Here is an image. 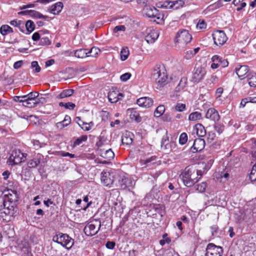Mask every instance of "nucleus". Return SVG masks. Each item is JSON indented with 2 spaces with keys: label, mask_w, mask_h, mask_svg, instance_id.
<instances>
[{
  "label": "nucleus",
  "mask_w": 256,
  "mask_h": 256,
  "mask_svg": "<svg viewBox=\"0 0 256 256\" xmlns=\"http://www.w3.org/2000/svg\"><path fill=\"white\" fill-rule=\"evenodd\" d=\"M77 124L84 131L90 130L94 125L92 122H82V124L77 122Z\"/></svg>",
  "instance_id": "obj_39"
},
{
  "label": "nucleus",
  "mask_w": 256,
  "mask_h": 256,
  "mask_svg": "<svg viewBox=\"0 0 256 256\" xmlns=\"http://www.w3.org/2000/svg\"><path fill=\"white\" fill-rule=\"evenodd\" d=\"M144 14L151 20L157 24H160L162 20V15L159 12V10L156 8L152 6H148L144 9Z\"/></svg>",
  "instance_id": "obj_4"
},
{
  "label": "nucleus",
  "mask_w": 256,
  "mask_h": 256,
  "mask_svg": "<svg viewBox=\"0 0 256 256\" xmlns=\"http://www.w3.org/2000/svg\"><path fill=\"white\" fill-rule=\"evenodd\" d=\"M150 212L153 216L160 215L161 217L164 214V206L161 204H153L151 206Z\"/></svg>",
  "instance_id": "obj_24"
},
{
  "label": "nucleus",
  "mask_w": 256,
  "mask_h": 256,
  "mask_svg": "<svg viewBox=\"0 0 256 256\" xmlns=\"http://www.w3.org/2000/svg\"><path fill=\"white\" fill-rule=\"evenodd\" d=\"M129 50L128 48H123L120 51V58L122 61L126 60L129 56Z\"/></svg>",
  "instance_id": "obj_46"
},
{
  "label": "nucleus",
  "mask_w": 256,
  "mask_h": 256,
  "mask_svg": "<svg viewBox=\"0 0 256 256\" xmlns=\"http://www.w3.org/2000/svg\"><path fill=\"white\" fill-rule=\"evenodd\" d=\"M24 26L26 28V32H24V33L26 34H29L32 32H33L35 28L34 22L31 20H28L25 24Z\"/></svg>",
  "instance_id": "obj_37"
},
{
  "label": "nucleus",
  "mask_w": 256,
  "mask_h": 256,
  "mask_svg": "<svg viewBox=\"0 0 256 256\" xmlns=\"http://www.w3.org/2000/svg\"><path fill=\"white\" fill-rule=\"evenodd\" d=\"M122 142L124 144L128 145L132 143V138L130 132L126 133L122 137Z\"/></svg>",
  "instance_id": "obj_38"
},
{
  "label": "nucleus",
  "mask_w": 256,
  "mask_h": 256,
  "mask_svg": "<svg viewBox=\"0 0 256 256\" xmlns=\"http://www.w3.org/2000/svg\"><path fill=\"white\" fill-rule=\"evenodd\" d=\"M13 32L12 28L6 24L2 25L0 28V33L3 36L12 33Z\"/></svg>",
  "instance_id": "obj_36"
},
{
  "label": "nucleus",
  "mask_w": 256,
  "mask_h": 256,
  "mask_svg": "<svg viewBox=\"0 0 256 256\" xmlns=\"http://www.w3.org/2000/svg\"><path fill=\"white\" fill-rule=\"evenodd\" d=\"M99 152L100 156L104 158L107 159L108 160L113 158L114 157V153L111 149L106 150L100 149L99 150Z\"/></svg>",
  "instance_id": "obj_29"
},
{
  "label": "nucleus",
  "mask_w": 256,
  "mask_h": 256,
  "mask_svg": "<svg viewBox=\"0 0 256 256\" xmlns=\"http://www.w3.org/2000/svg\"><path fill=\"white\" fill-rule=\"evenodd\" d=\"M101 226V222L94 220L88 223L84 228V232L88 236H92L96 234Z\"/></svg>",
  "instance_id": "obj_6"
},
{
  "label": "nucleus",
  "mask_w": 256,
  "mask_h": 256,
  "mask_svg": "<svg viewBox=\"0 0 256 256\" xmlns=\"http://www.w3.org/2000/svg\"><path fill=\"white\" fill-rule=\"evenodd\" d=\"M229 176L230 175L227 172H222L220 176V180H223L224 182H226L228 180Z\"/></svg>",
  "instance_id": "obj_61"
},
{
  "label": "nucleus",
  "mask_w": 256,
  "mask_h": 256,
  "mask_svg": "<svg viewBox=\"0 0 256 256\" xmlns=\"http://www.w3.org/2000/svg\"><path fill=\"white\" fill-rule=\"evenodd\" d=\"M33 146H34V148L38 149V148H42L44 146V144L43 143H40L38 140H32V141Z\"/></svg>",
  "instance_id": "obj_59"
},
{
  "label": "nucleus",
  "mask_w": 256,
  "mask_h": 256,
  "mask_svg": "<svg viewBox=\"0 0 256 256\" xmlns=\"http://www.w3.org/2000/svg\"><path fill=\"white\" fill-rule=\"evenodd\" d=\"M153 100L152 98L148 97H142L137 100V104L143 108H149L153 105Z\"/></svg>",
  "instance_id": "obj_23"
},
{
  "label": "nucleus",
  "mask_w": 256,
  "mask_h": 256,
  "mask_svg": "<svg viewBox=\"0 0 256 256\" xmlns=\"http://www.w3.org/2000/svg\"><path fill=\"white\" fill-rule=\"evenodd\" d=\"M216 138V134L213 132H209L207 134V138L210 142L213 141Z\"/></svg>",
  "instance_id": "obj_63"
},
{
  "label": "nucleus",
  "mask_w": 256,
  "mask_h": 256,
  "mask_svg": "<svg viewBox=\"0 0 256 256\" xmlns=\"http://www.w3.org/2000/svg\"><path fill=\"white\" fill-rule=\"evenodd\" d=\"M188 141V136L186 132H182L179 138V143L183 145L185 144Z\"/></svg>",
  "instance_id": "obj_51"
},
{
  "label": "nucleus",
  "mask_w": 256,
  "mask_h": 256,
  "mask_svg": "<svg viewBox=\"0 0 256 256\" xmlns=\"http://www.w3.org/2000/svg\"><path fill=\"white\" fill-rule=\"evenodd\" d=\"M202 114L198 112H194L190 113L188 116V120L192 122H196L202 119Z\"/></svg>",
  "instance_id": "obj_34"
},
{
  "label": "nucleus",
  "mask_w": 256,
  "mask_h": 256,
  "mask_svg": "<svg viewBox=\"0 0 256 256\" xmlns=\"http://www.w3.org/2000/svg\"><path fill=\"white\" fill-rule=\"evenodd\" d=\"M130 116L132 119H134L136 122H140L142 119L139 116V114L136 112H132L130 114Z\"/></svg>",
  "instance_id": "obj_58"
},
{
  "label": "nucleus",
  "mask_w": 256,
  "mask_h": 256,
  "mask_svg": "<svg viewBox=\"0 0 256 256\" xmlns=\"http://www.w3.org/2000/svg\"><path fill=\"white\" fill-rule=\"evenodd\" d=\"M192 40V36L188 30H180L176 34L174 42L178 47H184L190 42Z\"/></svg>",
  "instance_id": "obj_3"
},
{
  "label": "nucleus",
  "mask_w": 256,
  "mask_h": 256,
  "mask_svg": "<svg viewBox=\"0 0 256 256\" xmlns=\"http://www.w3.org/2000/svg\"><path fill=\"white\" fill-rule=\"evenodd\" d=\"M59 106H63L66 109L69 110H73L76 107V104L71 102H68L66 103H64L62 102H60L59 103Z\"/></svg>",
  "instance_id": "obj_49"
},
{
  "label": "nucleus",
  "mask_w": 256,
  "mask_h": 256,
  "mask_svg": "<svg viewBox=\"0 0 256 256\" xmlns=\"http://www.w3.org/2000/svg\"><path fill=\"white\" fill-rule=\"evenodd\" d=\"M31 68L34 69V71L36 72H39L41 70V68L38 65L37 61H32V62Z\"/></svg>",
  "instance_id": "obj_55"
},
{
  "label": "nucleus",
  "mask_w": 256,
  "mask_h": 256,
  "mask_svg": "<svg viewBox=\"0 0 256 256\" xmlns=\"http://www.w3.org/2000/svg\"><path fill=\"white\" fill-rule=\"evenodd\" d=\"M27 154L22 152L20 150H14L8 160L10 164L14 165L19 164L26 160Z\"/></svg>",
  "instance_id": "obj_7"
},
{
  "label": "nucleus",
  "mask_w": 256,
  "mask_h": 256,
  "mask_svg": "<svg viewBox=\"0 0 256 256\" xmlns=\"http://www.w3.org/2000/svg\"><path fill=\"white\" fill-rule=\"evenodd\" d=\"M174 110L176 112H182L186 110V105L184 104L178 102L174 106Z\"/></svg>",
  "instance_id": "obj_48"
},
{
  "label": "nucleus",
  "mask_w": 256,
  "mask_h": 256,
  "mask_svg": "<svg viewBox=\"0 0 256 256\" xmlns=\"http://www.w3.org/2000/svg\"><path fill=\"white\" fill-rule=\"evenodd\" d=\"M52 240L68 250L70 249L74 244V240L68 234L60 232L54 235L52 238Z\"/></svg>",
  "instance_id": "obj_2"
},
{
  "label": "nucleus",
  "mask_w": 256,
  "mask_h": 256,
  "mask_svg": "<svg viewBox=\"0 0 256 256\" xmlns=\"http://www.w3.org/2000/svg\"><path fill=\"white\" fill-rule=\"evenodd\" d=\"M211 60L212 63L210 66V68L212 69H216L219 66L224 68L228 65V62L227 60L224 59L218 55L212 56Z\"/></svg>",
  "instance_id": "obj_13"
},
{
  "label": "nucleus",
  "mask_w": 256,
  "mask_h": 256,
  "mask_svg": "<svg viewBox=\"0 0 256 256\" xmlns=\"http://www.w3.org/2000/svg\"><path fill=\"white\" fill-rule=\"evenodd\" d=\"M214 128L215 130L220 134L224 131V126L221 124H216L214 125Z\"/></svg>",
  "instance_id": "obj_56"
},
{
  "label": "nucleus",
  "mask_w": 256,
  "mask_h": 256,
  "mask_svg": "<svg viewBox=\"0 0 256 256\" xmlns=\"http://www.w3.org/2000/svg\"><path fill=\"white\" fill-rule=\"evenodd\" d=\"M205 118L215 122L220 120V116L218 112L215 108H211L206 111Z\"/></svg>",
  "instance_id": "obj_20"
},
{
  "label": "nucleus",
  "mask_w": 256,
  "mask_h": 256,
  "mask_svg": "<svg viewBox=\"0 0 256 256\" xmlns=\"http://www.w3.org/2000/svg\"><path fill=\"white\" fill-rule=\"evenodd\" d=\"M247 77L249 85L252 87L256 86V74L254 72H249Z\"/></svg>",
  "instance_id": "obj_35"
},
{
  "label": "nucleus",
  "mask_w": 256,
  "mask_h": 256,
  "mask_svg": "<svg viewBox=\"0 0 256 256\" xmlns=\"http://www.w3.org/2000/svg\"><path fill=\"white\" fill-rule=\"evenodd\" d=\"M196 27L200 30L205 28L206 24L204 20H200L197 24Z\"/></svg>",
  "instance_id": "obj_64"
},
{
  "label": "nucleus",
  "mask_w": 256,
  "mask_h": 256,
  "mask_svg": "<svg viewBox=\"0 0 256 256\" xmlns=\"http://www.w3.org/2000/svg\"><path fill=\"white\" fill-rule=\"evenodd\" d=\"M165 111L164 105H160L158 106L154 112V115L156 117L159 118L162 116Z\"/></svg>",
  "instance_id": "obj_44"
},
{
  "label": "nucleus",
  "mask_w": 256,
  "mask_h": 256,
  "mask_svg": "<svg viewBox=\"0 0 256 256\" xmlns=\"http://www.w3.org/2000/svg\"><path fill=\"white\" fill-rule=\"evenodd\" d=\"M176 144L174 142H169L168 138L167 136V132L166 134L163 136L161 148L163 150H166L167 152H170L176 148Z\"/></svg>",
  "instance_id": "obj_16"
},
{
  "label": "nucleus",
  "mask_w": 256,
  "mask_h": 256,
  "mask_svg": "<svg viewBox=\"0 0 256 256\" xmlns=\"http://www.w3.org/2000/svg\"><path fill=\"white\" fill-rule=\"evenodd\" d=\"M71 122V118L68 115H66L64 118V120L60 122H57L56 124V128L60 129H62L65 126H68Z\"/></svg>",
  "instance_id": "obj_32"
},
{
  "label": "nucleus",
  "mask_w": 256,
  "mask_h": 256,
  "mask_svg": "<svg viewBox=\"0 0 256 256\" xmlns=\"http://www.w3.org/2000/svg\"><path fill=\"white\" fill-rule=\"evenodd\" d=\"M46 158L40 154H36L34 158L28 162V166L30 168H34L40 165L44 166L46 162Z\"/></svg>",
  "instance_id": "obj_12"
},
{
  "label": "nucleus",
  "mask_w": 256,
  "mask_h": 256,
  "mask_svg": "<svg viewBox=\"0 0 256 256\" xmlns=\"http://www.w3.org/2000/svg\"><path fill=\"white\" fill-rule=\"evenodd\" d=\"M159 34H160L158 30L152 28H149L146 30L145 40L148 44H152L158 39Z\"/></svg>",
  "instance_id": "obj_17"
},
{
  "label": "nucleus",
  "mask_w": 256,
  "mask_h": 256,
  "mask_svg": "<svg viewBox=\"0 0 256 256\" xmlns=\"http://www.w3.org/2000/svg\"><path fill=\"white\" fill-rule=\"evenodd\" d=\"M100 180L104 186L110 188L114 180V174L108 171H103L101 173Z\"/></svg>",
  "instance_id": "obj_10"
},
{
  "label": "nucleus",
  "mask_w": 256,
  "mask_h": 256,
  "mask_svg": "<svg viewBox=\"0 0 256 256\" xmlns=\"http://www.w3.org/2000/svg\"><path fill=\"white\" fill-rule=\"evenodd\" d=\"M4 196L6 198L5 200H7L8 204L15 205V202L18 200V194L16 191L12 190H8L4 192Z\"/></svg>",
  "instance_id": "obj_15"
},
{
  "label": "nucleus",
  "mask_w": 256,
  "mask_h": 256,
  "mask_svg": "<svg viewBox=\"0 0 256 256\" xmlns=\"http://www.w3.org/2000/svg\"><path fill=\"white\" fill-rule=\"evenodd\" d=\"M10 24L14 26L18 27L19 30L22 32H24V24L20 20H13L10 22Z\"/></svg>",
  "instance_id": "obj_42"
},
{
  "label": "nucleus",
  "mask_w": 256,
  "mask_h": 256,
  "mask_svg": "<svg viewBox=\"0 0 256 256\" xmlns=\"http://www.w3.org/2000/svg\"><path fill=\"white\" fill-rule=\"evenodd\" d=\"M190 168H186L184 170L180 176L184 182V184L188 187H190L193 186V182H192L190 178Z\"/></svg>",
  "instance_id": "obj_19"
},
{
  "label": "nucleus",
  "mask_w": 256,
  "mask_h": 256,
  "mask_svg": "<svg viewBox=\"0 0 256 256\" xmlns=\"http://www.w3.org/2000/svg\"><path fill=\"white\" fill-rule=\"evenodd\" d=\"M156 156H152L151 157L146 158L145 160H140V162L142 166L147 165L148 164L156 160Z\"/></svg>",
  "instance_id": "obj_50"
},
{
  "label": "nucleus",
  "mask_w": 256,
  "mask_h": 256,
  "mask_svg": "<svg viewBox=\"0 0 256 256\" xmlns=\"http://www.w3.org/2000/svg\"><path fill=\"white\" fill-rule=\"evenodd\" d=\"M196 190L199 192H203L205 191L206 188V182H202L197 184L196 186Z\"/></svg>",
  "instance_id": "obj_52"
},
{
  "label": "nucleus",
  "mask_w": 256,
  "mask_h": 256,
  "mask_svg": "<svg viewBox=\"0 0 256 256\" xmlns=\"http://www.w3.org/2000/svg\"><path fill=\"white\" fill-rule=\"evenodd\" d=\"M194 130L198 137H202L206 134L204 128L201 124H196L194 128Z\"/></svg>",
  "instance_id": "obj_30"
},
{
  "label": "nucleus",
  "mask_w": 256,
  "mask_h": 256,
  "mask_svg": "<svg viewBox=\"0 0 256 256\" xmlns=\"http://www.w3.org/2000/svg\"><path fill=\"white\" fill-rule=\"evenodd\" d=\"M249 68L247 66L238 65L236 68V72L240 80L246 78V76L248 74Z\"/></svg>",
  "instance_id": "obj_22"
},
{
  "label": "nucleus",
  "mask_w": 256,
  "mask_h": 256,
  "mask_svg": "<svg viewBox=\"0 0 256 256\" xmlns=\"http://www.w3.org/2000/svg\"><path fill=\"white\" fill-rule=\"evenodd\" d=\"M130 76L131 74L130 73L127 72L122 74L120 77V79L122 82H126L130 78Z\"/></svg>",
  "instance_id": "obj_62"
},
{
  "label": "nucleus",
  "mask_w": 256,
  "mask_h": 256,
  "mask_svg": "<svg viewBox=\"0 0 256 256\" xmlns=\"http://www.w3.org/2000/svg\"><path fill=\"white\" fill-rule=\"evenodd\" d=\"M187 82V79L186 78H182L180 81L178 85L176 88V92H180L186 86Z\"/></svg>",
  "instance_id": "obj_40"
},
{
  "label": "nucleus",
  "mask_w": 256,
  "mask_h": 256,
  "mask_svg": "<svg viewBox=\"0 0 256 256\" xmlns=\"http://www.w3.org/2000/svg\"><path fill=\"white\" fill-rule=\"evenodd\" d=\"M204 144L205 142L203 139L197 138L194 140L192 148L196 152L200 151L204 148Z\"/></svg>",
  "instance_id": "obj_27"
},
{
  "label": "nucleus",
  "mask_w": 256,
  "mask_h": 256,
  "mask_svg": "<svg viewBox=\"0 0 256 256\" xmlns=\"http://www.w3.org/2000/svg\"><path fill=\"white\" fill-rule=\"evenodd\" d=\"M244 0H234L232 4L235 6H238L236 8L237 11H240L244 8L246 4L245 2H243Z\"/></svg>",
  "instance_id": "obj_43"
},
{
  "label": "nucleus",
  "mask_w": 256,
  "mask_h": 256,
  "mask_svg": "<svg viewBox=\"0 0 256 256\" xmlns=\"http://www.w3.org/2000/svg\"><path fill=\"white\" fill-rule=\"evenodd\" d=\"M151 79L157 85V88L164 86L168 82V74L165 66L162 64H156L151 72Z\"/></svg>",
  "instance_id": "obj_1"
},
{
  "label": "nucleus",
  "mask_w": 256,
  "mask_h": 256,
  "mask_svg": "<svg viewBox=\"0 0 256 256\" xmlns=\"http://www.w3.org/2000/svg\"><path fill=\"white\" fill-rule=\"evenodd\" d=\"M64 5L62 2H58L52 4L50 8V12L54 14H58L62 10Z\"/></svg>",
  "instance_id": "obj_28"
},
{
  "label": "nucleus",
  "mask_w": 256,
  "mask_h": 256,
  "mask_svg": "<svg viewBox=\"0 0 256 256\" xmlns=\"http://www.w3.org/2000/svg\"><path fill=\"white\" fill-rule=\"evenodd\" d=\"M222 247L210 243L206 246L205 256H222Z\"/></svg>",
  "instance_id": "obj_9"
},
{
  "label": "nucleus",
  "mask_w": 256,
  "mask_h": 256,
  "mask_svg": "<svg viewBox=\"0 0 256 256\" xmlns=\"http://www.w3.org/2000/svg\"><path fill=\"white\" fill-rule=\"evenodd\" d=\"M126 30V27L124 25H119L115 26L113 29V32L116 33L119 31L124 32Z\"/></svg>",
  "instance_id": "obj_60"
},
{
  "label": "nucleus",
  "mask_w": 256,
  "mask_h": 256,
  "mask_svg": "<svg viewBox=\"0 0 256 256\" xmlns=\"http://www.w3.org/2000/svg\"><path fill=\"white\" fill-rule=\"evenodd\" d=\"M14 206L10 204L7 202H4V207L0 209V217L3 220H10V218L14 214Z\"/></svg>",
  "instance_id": "obj_8"
},
{
  "label": "nucleus",
  "mask_w": 256,
  "mask_h": 256,
  "mask_svg": "<svg viewBox=\"0 0 256 256\" xmlns=\"http://www.w3.org/2000/svg\"><path fill=\"white\" fill-rule=\"evenodd\" d=\"M122 97L123 94L122 93L116 91H110L108 94V99L111 103L116 102Z\"/></svg>",
  "instance_id": "obj_25"
},
{
  "label": "nucleus",
  "mask_w": 256,
  "mask_h": 256,
  "mask_svg": "<svg viewBox=\"0 0 256 256\" xmlns=\"http://www.w3.org/2000/svg\"><path fill=\"white\" fill-rule=\"evenodd\" d=\"M88 139V137L86 136H80L79 138H78L74 142V146H76L80 144H82V142H86Z\"/></svg>",
  "instance_id": "obj_53"
},
{
  "label": "nucleus",
  "mask_w": 256,
  "mask_h": 256,
  "mask_svg": "<svg viewBox=\"0 0 256 256\" xmlns=\"http://www.w3.org/2000/svg\"><path fill=\"white\" fill-rule=\"evenodd\" d=\"M40 44L42 46L49 45L50 44V41L47 37H44L40 39Z\"/></svg>",
  "instance_id": "obj_57"
},
{
  "label": "nucleus",
  "mask_w": 256,
  "mask_h": 256,
  "mask_svg": "<svg viewBox=\"0 0 256 256\" xmlns=\"http://www.w3.org/2000/svg\"><path fill=\"white\" fill-rule=\"evenodd\" d=\"M212 164V160H210V162L208 163V165L206 167V164L204 162H202L199 164V166L200 168H204V170H194L192 168H190V174L191 175L190 178L191 181L193 182V185L196 183L199 179L200 178V176H202V175L204 174V172L205 171L208 170V169H210V166Z\"/></svg>",
  "instance_id": "obj_5"
},
{
  "label": "nucleus",
  "mask_w": 256,
  "mask_h": 256,
  "mask_svg": "<svg viewBox=\"0 0 256 256\" xmlns=\"http://www.w3.org/2000/svg\"><path fill=\"white\" fill-rule=\"evenodd\" d=\"M184 2L182 0H178L172 2H168L165 5L164 4L160 6L161 8H174L175 10L178 9L184 6Z\"/></svg>",
  "instance_id": "obj_21"
},
{
  "label": "nucleus",
  "mask_w": 256,
  "mask_h": 256,
  "mask_svg": "<svg viewBox=\"0 0 256 256\" xmlns=\"http://www.w3.org/2000/svg\"><path fill=\"white\" fill-rule=\"evenodd\" d=\"M88 57H96L100 52V50L98 48L93 47L90 50H88Z\"/></svg>",
  "instance_id": "obj_47"
},
{
  "label": "nucleus",
  "mask_w": 256,
  "mask_h": 256,
  "mask_svg": "<svg viewBox=\"0 0 256 256\" xmlns=\"http://www.w3.org/2000/svg\"><path fill=\"white\" fill-rule=\"evenodd\" d=\"M74 90L72 89H66L62 90L56 96L58 99H63L72 96L74 93Z\"/></svg>",
  "instance_id": "obj_31"
},
{
  "label": "nucleus",
  "mask_w": 256,
  "mask_h": 256,
  "mask_svg": "<svg viewBox=\"0 0 256 256\" xmlns=\"http://www.w3.org/2000/svg\"><path fill=\"white\" fill-rule=\"evenodd\" d=\"M88 50L85 48H80L74 51V55L78 58H83L88 57Z\"/></svg>",
  "instance_id": "obj_33"
},
{
  "label": "nucleus",
  "mask_w": 256,
  "mask_h": 256,
  "mask_svg": "<svg viewBox=\"0 0 256 256\" xmlns=\"http://www.w3.org/2000/svg\"><path fill=\"white\" fill-rule=\"evenodd\" d=\"M223 0H218L216 2L208 6L204 11L206 14L208 12H213L217 9H218L223 6Z\"/></svg>",
  "instance_id": "obj_26"
},
{
  "label": "nucleus",
  "mask_w": 256,
  "mask_h": 256,
  "mask_svg": "<svg viewBox=\"0 0 256 256\" xmlns=\"http://www.w3.org/2000/svg\"><path fill=\"white\" fill-rule=\"evenodd\" d=\"M22 106L28 108L35 107L38 102H32L28 100V98H24Z\"/></svg>",
  "instance_id": "obj_41"
},
{
  "label": "nucleus",
  "mask_w": 256,
  "mask_h": 256,
  "mask_svg": "<svg viewBox=\"0 0 256 256\" xmlns=\"http://www.w3.org/2000/svg\"><path fill=\"white\" fill-rule=\"evenodd\" d=\"M206 74L205 68L202 66L196 67L192 76V81L194 82H198L204 79Z\"/></svg>",
  "instance_id": "obj_14"
},
{
  "label": "nucleus",
  "mask_w": 256,
  "mask_h": 256,
  "mask_svg": "<svg viewBox=\"0 0 256 256\" xmlns=\"http://www.w3.org/2000/svg\"><path fill=\"white\" fill-rule=\"evenodd\" d=\"M119 183L122 189L132 188L135 184L134 181L131 178L126 176H124L120 180Z\"/></svg>",
  "instance_id": "obj_18"
},
{
  "label": "nucleus",
  "mask_w": 256,
  "mask_h": 256,
  "mask_svg": "<svg viewBox=\"0 0 256 256\" xmlns=\"http://www.w3.org/2000/svg\"><path fill=\"white\" fill-rule=\"evenodd\" d=\"M38 96V93L36 92H31L28 95L22 96L23 98H28V100L36 102V98Z\"/></svg>",
  "instance_id": "obj_45"
},
{
  "label": "nucleus",
  "mask_w": 256,
  "mask_h": 256,
  "mask_svg": "<svg viewBox=\"0 0 256 256\" xmlns=\"http://www.w3.org/2000/svg\"><path fill=\"white\" fill-rule=\"evenodd\" d=\"M163 240H160V244L163 246H164L166 243L169 244L171 240L168 237V234H164L162 236Z\"/></svg>",
  "instance_id": "obj_54"
},
{
  "label": "nucleus",
  "mask_w": 256,
  "mask_h": 256,
  "mask_svg": "<svg viewBox=\"0 0 256 256\" xmlns=\"http://www.w3.org/2000/svg\"><path fill=\"white\" fill-rule=\"evenodd\" d=\"M212 38L214 44L218 46H222L228 40V37L222 30L214 31L212 34Z\"/></svg>",
  "instance_id": "obj_11"
}]
</instances>
